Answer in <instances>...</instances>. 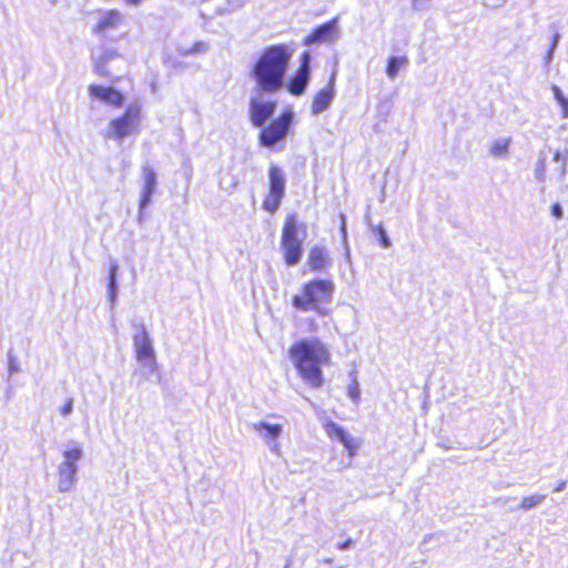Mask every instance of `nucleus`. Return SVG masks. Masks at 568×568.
Segmentation results:
<instances>
[{"label": "nucleus", "instance_id": "nucleus-1", "mask_svg": "<svg viewBox=\"0 0 568 568\" xmlns=\"http://www.w3.org/2000/svg\"><path fill=\"white\" fill-rule=\"evenodd\" d=\"M288 355L298 376L308 387L317 389L324 386L323 367L332 365V354L322 339H297L288 347Z\"/></svg>", "mask_w": 568, "mask_h": 568}, {"label": "nucleus", "instance_id": "nucleus-2", "mask_svg": "<svg viewBox=\"0 0 568 568\" xmlns=\"http://www.w3.org/2000/svg\"><path fill=\"white\" fill-rule=\"evenodd\" d=\"M292 52L284 43L265 47L250 69V77L256 89L265 93H275L284 85Z\"/></svg>", "mask_w": 568, "mask_h": 568}, {"label": "nucleus", "instance_id": "nucleus-3", "mask_svg": "<svg viewBox=\"0 0 568 568\" xmlns=\"http://www.w3.org/2000/svg\"><path fill=\"white\" fill-rule=\"evenodd\" d=\"M335 285L331 280L315 278L305 282L298 294L293 295L292 305L302 312L313 311L320 315H327L325 305L333 298Z\"/></svg>", "mask_w": 568, "mask_h": 568}, {"label": "nucleus", "instance_id": "nucleus-4", "mask_svg": "<svg viewBox=\"0 0 568 568\" xmlns=\"http://www.w3.org/2000/svg\"><path fill=\"white\" fill-rule=\"evenodd\" d=\"M143 120V108L141 104L130 103L124 111L109 121L108 129L104 132V139L122 141L129 135L140 132Z\"/></svg>", "mask_w": 568, "mask_h": 568}, {"label": "nucleus", "instance_id": "nucleus-5", "mask_svg": "<svg viewBox=\"0 0 568 568\" xmlns=\"http://www.w3.org/2000/svg\"><path fill=\"white\" fill-rule=\"evenodd\" d=\"M297 216L287 214L281 234V250L287 266L300 263L303 256V241L298 237Z\"/></svg>", "mask_w": 568, "mask_h": 568}, {"label": "nucleus", "instance_id": "nucleus-6", "mask_svg": "<svg viewBox=\"0 0 568 568\" xmlns=\"http://www.w3.org/2000/svg\"><path fill=\"white\" fill-rule=\"evenodd\" d=\"M294 113L291 109L283 110L275 119L261 126L257 135L258 144L272 149L284 142L293 124Z\"/></svg>", "mask_w": 568, "mask_h": 568}, {"label": "nucleus", "instance_id": "nucleus-7", "mask_svg": "<svg viewBox=\"0 0 568 568\" xmlns=\"http://www.w3.org/2000/svg\"><path fill=\"white\" fill-rule=\"evenodd\" d=\"M285 173L275 164H271L268 168V189L265 194L262 209L268 213H274L281 205V202L285 195Z\"/></svg>", "mask_w": 568, "mask_h": 568}, {"label": "nucleus", "instance_id": "nucleus-8", "mask_svg": "<svg viewBox=\"0 0 568 568\" xmlns=\"http://www.w3.org/2000/svg\"><path fill=\"white\" fill-rule=\"evenodd\" d=\"M277 108L275 100H262L258 97H253L250 100V120L255 128H261L265 124Z\"/></svg>", "mask_w": 568, "mask_h": 568}, {"label": "nucleus", "instance_id": "nucleus-9", "mask_svg": "<svg viewBox=\"0 0 568 568\" xmlns=\"http://www.w3.org/2000/svg\"><path fill=\"white\" fill-rule=\"evenodd\" d=\"M310 59L308 52H304L301 57L300 65L296 73L290 79L287 89L293 95H301L310 80Z\"/></svg>", "mask_w": 568, "mask_h": 568}, {"label": "nucleus", "instance_id": "nucleus-10", "mask_svg": "<svg viewBox=\"0 0 568 568\" xmlns=\"http://www.w3.org/2000/svg\"><path fill=\"white\" fill-rule=\"evenodd\" d=\"M323 427L331 439H337L343 444L348 456L352 457L356 454L358 442L351 437L343 427L332 420L325 422Z\"/></svg>", "mask_w": 568, "mask_h": 568}, {"label": "nucleus", "instance_id": "nucleus-11", "mask_svg": "<svg viewBox=\"0 0 568 568\" xmlns=\"http://www.w3.org/2000/svg\"><path fill=\"white\" fill-rule=\"evenodd\" d=\"M89 94L113 108H121L124 103V95L112 87L91 84L88 88Z\"/></svg>", "mask_w": 568, "mask_h": 568}, {"label": "nucleus", "instance_id": "nucleus-12", "mask_svg": "<svg viewBox=\"0 0 568 568\" xmlns=\"http://www.w3.org/2000/svg\"><path fill=\"white\" fill-rule=\"evenodd\" d=\"M134 346L135 356L139 362H143L149 365L154 364V351L144 328H141V331L134 335Z\"/></svg>", "mask_w": 568, "mask_h": 568}, {"label": "nucleus", "instance_id": "nucleus-13", "mask_svg": "<svg viewBox=\"0 0 568 568\" xmlns=\"http://www.w3.org/2000/svg\"><path fill=\"white\" fill-rule=\"evenodd\" d=\"M335 95V78L331 75L326 84L320 89L312 100V112L317 114L328 108Z\"/></svg>", "mask_w": 568, "mask_h": 568}, {"label": "nucleus", "instance_id": "nucleus-14", "mask_svg": "<svg viewBox=\"0 0 568 568\" xmlns=\"http://www.w3.org/2000/svg\"><path fill=\"white\" fill-rule=\"evenodd\" d=\"M336 34V19H332L310 32L303 40V44L311 45L317 42L331 41Z\"/></svg>", "mask_w": 568, "mask_h": 568}, {"label": "nucleus", "instance_id": "nucleus-15", "mask_svg": "<svg viewBox=\"0 0 568 568\" xmlns=\"http://www.w3.org/2000/svg\"><path fill=\"white\" fill-rule=\"evenodd\" d=\"M65 460L60 467V476L63 477L68 485L72 484L77 473L75 462L81 457L82 452L78 446L71 447L64 452Z\"/></svg>", "mask_w": 568, "mask_h": 568}, {"label": "nucleus", "instance_id": "nucleus-16", "mask_svg": "<svg viewBox=\"0 0 568 568\" xmlns=\"http://www.w3.org/2000/svg\"><path fill=\"white\" fill-rule=\"evenodd\" d=\"M123 16L119 10L111 9L104 12L99 21L92 28L94 34H103L109 30L116 29L121 26Z\"/></svg>", "mask_w": 568, "mask_h": 568}, {"label": "nucleus", "instance_id": "nucleus-17", "mask_svg": "<svg viewBox=\"0 0 568 568\" xmlns=\"http://www.w3.org/2000/svg\"><path fill=\"white\" fill-rule=\"evenodd\" d=\"M331 264V258L328 256L325 247L315 245L312 246L308 251L307 265L313 272H322L326 270Z\"/></svg>", "mask_w": 568, "mask_h": 568}, {"label": "nucleus", "instance_id": "nucleus-18", "mask_svg": "<svg viewBox=\"0 0 568 568\" xmlns=\"http://www.w3.org/2000/svg\"><path fill=\"white\" fill-rule=\"evenodd\" d=\"M144 186L142 196L140 200L141 206L146 205L150 202V197L153 194L156 186V174L151 168H144Z\"/></svg>", "mask_w": 568, "mask_h": 568}, {"label": "nucleus", "instance_id": "nucleus-19", "mask_svg": "<svg viewBox=\"0 0 568 568\" xmlns=\"http://www.w3.org/2000/svg\"><path fill=\"white\" fill-rule=\"evenodd\" d=\"M121 54L118 50L115 49H112V50H105L104 52L101 53V55L97 59L95 63H94V70L95 72L99 74V75H102V77H109L110 73L109 71L106 70V64L113 60V59H116L119 58Z\"/></svg>", "mask_w": 568, "mask_h": 568}, {"label": "nucleus", "instance_id": "nucleus-20", "mask_svg": "<svg viewBox=\"0 0 568 568\" xmlns=\"http://www.w3.org/2000/svg\"><path fill=\"white\" fill-rule=\"evenodd\" d=\"M408 64V58L406 55L390 57L387 60L385 72L389 79H394L399 69Z\"/></svg>", "mask_w": 568, "mask_h": 568}, {"label": "nucleus", "instance_id": "nucleus-21", "mask_svg": "<svg viewBox=\"0 0 568 568\" xmlns=\"http://www.w3.org/2000/svg\"><path fill=\"white\" fill-rule=\"evenodd\" d=\"M254 429L257 432H264L263 436L265 439H276L282 433V426L278 424L257 423L254 425Z\"/></svg>", "mask_w": 568, "mask_h": 568}, {"label": "nucleus", "instance_id": "nucleus-22", "mask_svg": "<svg viewBox=\"0 0 568 568\" xmlns=\"http://www.w3.org/2000/svg\"><path fill=\"white\" fill-rule=\"evenodd\" d=\"M509 144H510L509 138L498 139V140L494 141V143L491 144L490 153L494 156H504L508 152Z\"/></svg>", "mask_w": 568, "mask_h": 568}, {"label": "nucleus", "instance_id": "nucleus-23", "mask_svg": "<svg viewBox=\"0 0 568 568\" xmlns=\"http://www.w3.org/2000/svg\"><path fill=\"white\" fill-rule=\"evenodd\" d=\"M545 498H546L545 495H539V494L526 496L521 499L519 507L524 510L531 509V508L536 507L537 505H539L540 503H542Z\"/></svg>", "mask_w": 568, "mask_h": 568}, {"label": "nucleus", "instance_id": "nucleus-24", "mask_svg": "<svg viewBox=\"0 0 568 568\" xmlns=\"http://www.w3.org/2000/svg\"><path fill=\"white\" fill-rule=\"evenodd\" d=\"M374 232L377 235L378 241L383 247H388L390 245V241L382 225L375 226Z\"/></svg>", "mask_w": 568, "mask_h": 568}, {"label": "nucleus", "instance_id": "nucleus-25", "mask_svg": "<svg viewBox=\"0 0 568 568\" xmlns=\"http://www.w3.org/2000/svg\"><path fill=\"white\" fill-rule=\"evenodd\" d=\"M554 93H555L556 99L562 106L564 115L567 116L568 115V99L566 97H564L562 92L557 87L554 88Z\"/></svg>", "mask_w": 568, "mask_h": 568}, {"label": "nucleus", "instance_id": "nucleus-26", "mask_svg": "<svg viewBox=\"0 0 568 568\" xmlns=\"http://www.w3.org/2000/svg\"><path fill=\"white\" fill-rule=\"evenodd\" d=\"M347 395L357 403L361 398V389L356 382H353L347 388Z\"/></svg>", "mask_w": 568, "mask_h": 568}, {"label": "nucleus", "instance_id": "nucleus-27", "mask_svg": "<svg viewBox=\"0 0 568 568\" xmlns=\"http://www.w3.org/2000/svg\"><path fill=\"white\" fill-rule=\"evenodd\" d=\"M73 408V400L72 398H69L60 408V413L62 416H68Z\"/></svg>", "mask_w": 568, "mask_h": 568}, {"label": "nucleus", "instance_id": "nucleus-28", "mask_svg": "<svg viewBox=\"0 0 568 568\" xmlns=\"http://www.w3.org/2000/svg\"><path fill=\"white\" fill-rule=\"evenodd\" d=\"M354 545V540L352 538H347L345 540H343L342 542H338L336 545V548L338 550H345V549H348L349 547H352Z\"/></svg>", "mask_w": 568, "mask_h": 568}, {"label": "nucleus", "instance_id": "nucleus-29", "mask_svg": "<svg viewBox=\"0 0 568 568\" xmlns=\"http://www.w3.org/2000/svg\"><path fill=\"white\" fill-rule=\"evenodd\" d=\"M550 211H551V214H552L555 217H557V219H560V217H561V215H562L561 206H560V204H558V203L552 204V205H551V207H550Z\"/></svg>", "mask_w": 568, "mask_h": 568}, {"label": "nucleus", "instance_id": "nucleus-30", "mask_svg": "<svg viewBox=\"0 0 568 568\" xmlns=\"http://www.w3.org/2000/svg\"><path fill=\"white\" fill-rule=\"evenodd\" d=\"M341 229L343 232L346 231V219L344 214H341Z\"/></svg>", "mask_w": 568, "mask_h": 568}, {"label": "nucleus", "instance_id": "nucleus-31", "mask_svg": "<svg viewBox=\"0 0 568 568\" xmlns=\"http://www.w3.org/2000/svg\"><path fill=\"white\" fill-rule=\"evenodd\" d=\"M114 272H115V267H112L111 268V274H110V283L113 285V282H114Z\"/></svg>", "mask_w": 568, "mask_h": 568}, {"label": "nucleus", "instance_id": "nucleus-32", "mask_svg": "<svg viewBox=\"0 0 568 568\" xmlns=\"http://www.w3.org/2000/svg\"><path fill=\"white\" fill-rule=\"evenodd\" d=\"M557 41H558V36L556 34V36H554V39H552V45L554 47L556 45Z\"/></svg>", "mask_w": 568, "mask_h": 568}, {"label": "nucleus", "instance_id": "nucleus-33", "mask_svg": "<svg viewBox=\"0 0 568 568\" xmlns=\"http://www.w3.org/2000/svg\"><path fill=\"white\" fill-rule=\"evenodd\" d=\"M324 562H332V559H325Z\"/></svg>", "mask_w": 568, "mask_h": 568}]
</instances>
